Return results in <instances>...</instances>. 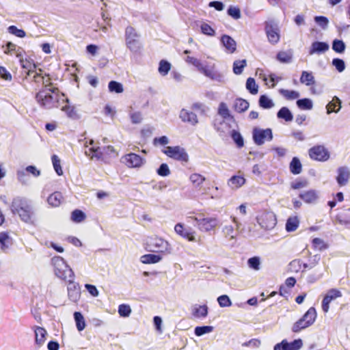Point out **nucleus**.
<instances>
[{
	"label": "nucleus",
	"instance_id": "f257e3e1",
	"mask_svg": "<svg viewBox=\"0 0 350 350\" xmlns=\"http://www.w3.org/2000/svg\"><path fill=\"white\" fill-rule=\"evenodd\" d=\"M58 92L59 90L57 88H44L36 94L35 98L42 108L51 109L58 107Z\"/></svg>",
	"mask_w": 350,
	"mask_h": 350
},
{
	"label": "nucleus",
	"instance_id": "f03ea898",
	"mask_svg": "<svg viewBox=\"0 0 350 350\" xmlns=\"http://www.w3.org/2000/svg\"><path fill=\"white\" fill-rule=\"evenodd\" d=\"M317 311L314 307H310L304 314L292 326L291 330L293 333H299L301 331L311 326L317 319Z\"/></svg>",
	"mask_w": 350,
	"mask_h": 350
},
{
	"label": "nucleus",
	"instance_id": "7ed1b4c3",
	"mask_svg": "<svg viewBox=\"0 0 350 350\" xmlns=\"http://www.w3.org/2000/svg\"><path fill=\"white\" fill-rule=\"evenodd\" d=\"M232 222L234 225L224 226L222 228V232L226 239L232 241V245H234L237 241V237L243 233L244 228L242 224L234 217H232Z\"/></svg>",
	"mask_w": 350,
	"mask_h": 350
},
{
	"label": "nucleus",
	"instance_id": "20e7f679",
	"mask_svg": "<svg viewBox=\"0 0 350 350\" xmlns=\"http://www.w3.org/2000/svg\"><path fill=\"white\" fill-rule=\"evenodd\" d=\"M140 35L135 29L131 26H128L125 29V42L126 46L133 53L139 51L142 44L139 40Z\"/></svg>",
	"mask_w": 350,
	"mask_h": 350
},
{
	"label": "nucleus",
	"instance_id": "39448f33",
	"mask_svg": "<svg viewBox=\"0 0 350 350\" xmlns=\"http://www.w3.org/2000/svg\"><path fill=\"white\" fill-rule=\"evenodd\" d=\"M147 245L150 251L161 254H169L172 252V247L169 243L157 237H150L147 240Z\"/></svg>",
	"mask_w": 350,
	"mask_h": 350
},
{
	"label": "nucleus",
	"instance_id": "423d86ee",
	"mask_svg": "<svg viewBox=\"0 0 350 350\" xmlns=\"http://www.w3.org/2000/svg\"><path fill=\"white\" fill-rule=\"evenodd\" d=\"M273 131L270 128L260 129L254 127L252 130V139L257 146H262L265 141L270 142L273 139Z\"/></svg>",
	"mask_w": 350,
	"mask_h": 350
},
{
	"label": "nucleus",
	"instance_id": "0eeeda50",
	"mask_svg": "<svg viewBox=\"0 0 350 350\" xmlns=\"http://www.w3.org/2000/svg\"><path fill=\"white\" fill-rule=\"evenodd\" d=\"M265 31L271 44H275L280 41V29L278 23L274 20H269L265 22Z\"/></svg>",
	"mask_w": 350,
	"mask_h": 350
},
{
	"label": "nucleus",
	"instance_id": "6e6552de",
	"mask_svg": "<svg viewBox=\"0 0 350 350\" xmlns=\"http://www.w3.org/2000/svg\"><path fill=\"white\" fill-rule=\"evenodd\" d=\"M200 231L209 232L213 230L218 224V220L215 217H203L202 215L191 217Z\"/></svg>",
	"mask_w": 350,
	"mask_h": 350
},
{
	"label": "nucleus",
	"instance_id": "1a4fd4ad",
	"mask_svg": "<svg viewBox=\"0 0 350 350\" xmlns=\"http://www.w3.org/2000/svg\"><path fill=\"white\" fill-rule=\"evenodd\" d=\"M310 158L314 161L325 162L330 157V153L323 145H315L308 150Z\"/></svg>",
	"mask_w": 350,
	"mask_h": 350
},
{
	"label": "nucleus",
	"instance_id": "9d476101",
	"mask_svg": "<svg viewBox=\"0 0 350 350\" xmlns=\"http://www.w3.org/2000/svg\"><path fill=\"white\" fill-rule=\"evenodd\" d=\"M164 153L170 158L178 161L187 163L189 161V155L185 149L179 146H167Z\"/></svg>",
	"mask_w": 350,
	"mask_h": 350
},
{
	"label": "nucleus",
	"instance_id": "9b49d317",
	"mask_svg": "<svg viewBox=\"0 0 350 350\" xmlns=\"http://www.w3.org/2000/svg\"><path fill=\"white\" fill-rule=\"evenodd\" d=\"M302 346L303 341L301 338L295 339L291 342L284 339L274 345L273 350H299Z\"/></svg>",
	"mask_w": 350,
	"mask_h": 350
},
{
	"label": "nucleus",
	"instance_id": "f8f14e48",
	"mask_svg": "<svg viewBox=\"0 0 350 350\" xmlns=\"http://www.w3.org/2000/svg\"><path fill=\"white\" fill-rule=\"evenodd\" d=\"M342 297V293L336 288L329 289L325 295L322 303L321 308L324 312H327L329 309V304L336 299Z\"/></svg>",
	"mask_w": 350,
	"mask_h": 350
},
{
	"label": "nucleus",
	"instance_id": "ddd939ff",
	"mask_svg": "<svg viewBox=\"0 0 350 350\" xmlns=\"http://www.w3.org/2000/svg\"><path fill=\"white\" fill-rule=\"evenodd\" d=\"M123 159L129 167L138 168L145 163V159L143 157L133 152L126 154Z\"/></svg>",
	"mask_w": 350,
	"mask_h": 350
},
{
	"label": "nucleus",
	"instance_id": "4468645a",
	"mask_svg": "<svg viewBox=\"0 0 350 350\" xmlns=\"http://www.w3.org/2000/svg\"><path fill=\"white\" fill-rule=\"evenodd\" d=\"M336 180L339 187H344L347 185L350 179V170L347 166L339 167L337 170Z\"/></svg>",
	"mask_w": 350,
	"mask_h": 350
},
{
	"label": "nucleus",
	"instance_id": "2eb2a0df",
	"mask_svg": "<svg viewBox=\"0 0 350 350\" xmlns=\"http://www.w3.org/2000/svg\"><path fill=\"white\" fill-rule=\"evenodd\" d=\"M175 232L184 239L189 241H195L196 237L194 236V232L191 228H185L184 224L182 223H178L174 226Z\"/></svg>",
	"mask_w": 350,
	"mask_h": 350
},
{
	"label": "nucleus",
	"instance_id": "dca6fc26",
	"mask_svg": "<svg viewBox=\"0 0 350 350\" xmlns=\"http://www.w3.org/2000/svg\"><path fill=\"white\" fill-rule=\"evenodd\" d=\"M329 49V45L327 42L314 41L311 44L308 53L310 55L314 54L321 55L327 52Z\"/></svg>",
	"mask_w": 350,
	"mask_h": 350
},
{
	"label": "nucleus",
	"instance_id": "f3484780",
	"mask_svg": "<svg viewBox=\"0 0 350 350\" xmlns=\"http://www.w3.org/2000/svg\"><path fill=\"white\" fill-rule=\"evenodd\" d=\"M67 290L68 299L71 301L77 303L81 297V289L79 284L70 281Z\"/></svg>",
	"mask_w": 350,
	"mask_h": 350
},
{
	"label": "nucleus",
	"instance_id": "a211bd4d",
	"mask_svg": "<svg viewBox=\"0 0 350 350\" xmlns=\"http://www.w3.org/2000/svg\"><path fill=\"white\" fill-rule=\"evenodd\" d=\"M220 42L222 46L226 49V51L233 53L237 49L236 41L229 35L224 34L220 38Z\"/></svg>",
	"mask_w": 350,
	"mask_h": 350
},
{
	"label": "nucleus",
	"instance_id": "6ab92c4d",
	"mask_svg": "<svg viewBox=\"0 0 350 350\" xmlns=\"http://www.w3.org/2000/svg\"><path fill=\"white\" fill-rule=\"evenodd\" d=\"M28 204L29 203L26 199L16 197L12 202L10 210L14 215L18 214L21 210L26 208Z\"/></svg>",
	"mask_w": 350,
	"mask_h": 350
},
{
	"label": "nucleus",
	"instance_id": "aec40b11",
	"mask_svg": "<svg viewBox=\"0 0 350 350\" xmlns=\"http://www.w3.org/2000/svg\"><path fill=\"white\" fill-rule=\"evenodd\" d=\"M179 118L183 122H187L194 126L198 124V120L195 113L182 109L180 111Z\"/></svg>",
	"mask_w": 350,
	"mask_h": 350
},
{
	"label": "nucleus",
	"instance_id": "412c9836",
	"mask_svg": "<svg viewBox=\"0 0 350 350\" xmlns=\"http://www.w3.org/2000/svg\"><path fill=\"white\" fill-rule=\"evenodd\" d=\"M32 329L35 335V343L41 347L45 342L47 332L44 327L37 325L33 326Z\"/></svg>",
	"mask_w": 350,
	"mask_h": 350
},
{
	"label": "nucleus",
	"instance_id": "4be33fe9",
	"mask_svg": "<svg viewBox=\"0 0 350 350\" xmlns=\"http://www.w3.org/2000/svg\"><path fill=\"white\" fill-rule=\"evenodd\" d=\"M201 73L211 80L216 81L219 83L224 82V76L218 71L213 70L208 66H206Z\"/></svg>",
	"mask_w": 350,
	"mask_h": 350
},
{
	"label": "nucleus",
	"instance_id": "5701e85b",
	"mask_svg": "<svg viewBox=\"0 0 350 350\" xmlns=\"http://www.w3.org/2000/svg\"><path fill=\"white\" fill-rule=\"evenodd\" d=\"M299 197L307 204L315 203L319 198L317 191L314 189L300 193Z\"/></svg>",
	"mask_w": 350,
	"mask_h": 350
},
{
	"label": "nucleus",
	"instance_id": "b1692460",
	"mask_svg": "<svg viewBox=\"0 0 350 350\" xmlns=\"http://www.w3.org/2000/svg\"><path fill=\"white\" fill-rule=\"evenodd\" d=\"M342 108V101L338 96H334L332 100L326 105L327 113H338Z\"/></svg>",
	"mask_w": 350,
	"mask_h": 350
},
{
	"label": "nucleus",
	"instance_id": "393cba45",
	"mask_svg": "<svg viewBox=\"0 0 350 350\" xmlns=\"http://www.w3.org/2000/svg\"><path fill=\"white\" fill-rule=\"evenodd\" d=\"M51 262L54 267V271L56 275L58 272H62L69 266L61 256H54L51 259Z\"/></svg>",
	"mask_w": 350,
	"mask_h": 350
},
{
	"label": "nucleus",
	"instance_id": "a878e982",
	"mask_svg": "<svg viewBox=\"0 0 350 350\" xmlns=\"http://www.w3.org/2000/svg\"><path fill=\"white\" fill-rule=\"evenodd\" d=\"M21 219L27 224H33L32 217L33 215V212L31 206L29 204L26 208L18 213Z\"/></svg>",
	"mask_w": 350,
	"mask_h": 350
},
{
	"label": "nucleus",
	"instance_id": "bb28decb",
	"mask_svg": "<svg viewBox=\"0 0 350 350\" xmlns=\"http://www.w3.org/2000/svg\"><path fill=\"white\" fill-rule=\"evenodd\" d=\"M163 258V254H147L141 257V262L144 264H154L160 262Z\"/></svg>",
	"mask_w": 350,
	"mask_h": 350
},
{
	"label": "nucleus",
	"instance_id": "cd10ccee",
	"mask_svg": "<svg viewBox=\"0 0 350 350\" xmlns=\"http://www.w3.org/2000/svg\"><path fill=\"white\" fill-rule=\"evenodd\" d=\"M249 107V102L242 98H237L233 104V109L239 113L245 112Z\"/></svg>",
	"mask_w": 350,
	"mask_h": 350
},
{
	"label": "nucleus",
	"instance_id": "c85d7f7f",
	"mask_svg": "<svg viewBox=\"0 0 350 350\" xmlns=\"http://www.w3.org/2000/svg\"><path fill=\"white\" fill-rule=\"evenodd\" d=\"M245 178L241 175H233L228 180V185L232 189H238L245 183Z\"/></svg>",
	"mask_w": 350,
	"mask_h": 350
},
{
	"label": "nucleus",
	"instance_id": "c756f323",
	"mask_svg": "<svg viewBox=\"0 0 350 350\" xmlns=\"http://www.w3.org/2000/svg\"><path fill=\"white\" fill-rule=\"evenodd\" d=\"M276 115L278 119L284 120L286 122H291L293 120V114L287 107H282Z\"/></svg>",
	"mask_w": 350,
	"mask_h": 350
},
{
	"label": "nucleus",
	"instance_id": "7c9ffc66",
	"mask_svg": "<svg viewBox=\"0 0 350 350\" xmlns=\"http://www.w3.org/2000/svg\"><path fill=\"white\" fill-rule=\"evenodd\" d=\"M289 170L290 172L294 175L299 174L301 172L302 164L298 157H293L289 163Z\"/></svg>",
	"mask_w": 350,
	"mask_h": 350
},
{
	"label": "nucleus",
	"instance_id": "2f4dec72",
	"mask_svg": "<svg viewBox=\"0 0 350 350\" xmlns=\"http://www.w3.org/2000/svg\"><path fill=\"white\" fill-rule=\"evenodd\" d=\"M217 113L224 119V120H234V117L231 114L227 105L221 102L219 103Z\"/></svg>",
	"mask_w": 350,
	"mask_h": 350
},
{
	"label": "nucleus",
	"instance_id": "473e14b6",
	"mask_svg": "<svg viewBox=\"0 0 350 350\" xmlns=\"http://www.w3.org/2000/svg\"><path fill=\"white\" fill-rule=\"evenodd\" d=\"M275 58L282 64H289L293 59V53L291 51H281L276 54Z\"/></svg>",
	"mask_w": 350,
	"mask_h": 350
},
{
	"label": "nucleus",
	"instance_id": "72a5a7b5",
	"mask_svg": "<svg viewBox=\"0 0 350 350\" xmlns=\"http://www.w3.org/2000/svg\"><path fill=\"white\" fill-rule=\"evenodd\" d=\"M208 313V308L206 304L196 306L192 310V314L196 318H205Z\"/></svg>",
	"mask_w": 350,
	"mask_h": 350
},
{
	"label": "nucleus",
	"instance_id": "f704fd0d",
	"mask_svg": "<svg viewBox=\"0 0 350 350\" xmlns=\"http://www.w3.org/2000/svg\"><path fill=\"white\" fill-rule=\"evenodd\" d=\"M296 105L301 110H311L313 107V102L309 98H298L296 100Z\"/></svg>",
	"mask_w": 350,
	"mask_h": 350
},
{
	"label": "nucleus",
	"instance_id": "c9c22d12",
	"mask_svg": "<svg viewBox=\"0 0 350 350\" xmlns=\"http://www.w3.org/2000/svg\"><path fill=\"white\" fill-rule=\"evenodd\" d=\"M279 93L288 100H297L300 96L299 92L294 90L281 88L279 90Z\"/></svg>",
	"mask_w": 350,
	"mask_h": 350
},
{
	"label": "nucleus",
	"instance_id": "e433bc0d",
	"mask_svg": "<svg viewBox=\"0 0 350 350\" xmlns=\"http://www.w3.org/2000/svg\"><path fill=\"white\" fill-rule=\"evenodd\" d=\"M299 224V221L297 216L289 217L286 220L285 229L288 232H294L298 228Z\"/></svg>",
	"mask_w": 350,
	"mask_h": 350
},
{
	"label": "nucleus",
	"instance_id": "4c0bfd02",
	"mask_svg": "<svg viewBox=\"0 0 350 350\" xmlns=\"http://www.w3.org/2000/svg\"><path fill=\"white\" fill-rule=\"evenodd\" d=\"M230 136L236 144L237 148H242L244 146V139L238 130L232 129L230 131Z\"/></svg>",
	"mask_w": 350,
	"mask_h": 350
},
{
	"label": "nucleus",
	"instance_id": "58836bf2",
	"mask_svg": "<svg viewBox=\"0 0 350 350\" xmlns=\"http://www.w3.org/2000/svg\"><path fill=\"white\" fill-rule=\"evenodd\" d=\"M77 329L79 332L83 331L86 326L83 315L81 312H75L73 314Z\"/></svg>",
	"mask_w": 350,
	"mask_h": 350
},
{
	"label": "nucleus",
	"instance_id": "ea45409f",
	"mask_svg": "<svg viewBox=\"0 0 350 350\" xmlns=\"http://www.w3.org/2000/svg\"><path fill=\"white\" fill-rule=\"evenodd\" d=\"M258 105L264 109H269L274 106V103L267 95L262 94L258 98Z\"/></svg>",
	"mask_w": 350,
	"mask_h": 350
},
{
	"label": "nucleus",
	"instance_id": "a19ab883",
	"mask_svg": "<svg viewBox=\"0 0 350 350\" xmlns=\"http://www.w3.org/2000/svg\"><path fill=\"white\" fill-rule=\"evenodd\" d=\"M62 195L59 191H55L51 193L47 198V202L49 205L53 207L59 206L62 202Z\"/></svg>",
	"mask_w": 350,
	"mask_h": 350
},
{
	"label": "nucleus",
	"instance_id": "79ce46f5",
	"mask_svg": "<svg viewBox=\"0 0 350 350\" xmlns=\"http://www.w3.org/2000/svg\"><path fill=\"white\" fill-rule=\"evenodd\" d=\"M299 80L301 83H305L308 86L312 85L315 83L314 77L312 72L309 71H302Z\"/></svg>",
	"mask_w": 350,
	"mask_h": 350
},
{
	"label": "nucleus",
	"instance_id": "37998d69",
	"mask_svg": "<svg viewBox=\"0 0 350 350\" xmlns=\"http://www.w3.org/2000/svg\"><path fill=\"white\" fill-rule=\"evenodd\" d=\"M62 111H64L70 119L78 120L80 118L74 105H66L62 107Z\"/></svg>",
	"mask_w": 350,
	"mask_h": 350
},
{
	"label": "nucleus",
	"instance_id": "c03bdc74",
	"mask_svg": "<svg viewBox=\"0 0 350 350\" xmlns=\"http://www.w3.org/2000/svg\"><path fill=\"white\" fill-rule=\"evenodd\" d=\"M86 218L85 213L81 209H75L71 212L70 219L74 223H81Z\"/></svg>",
	"mask_w": 350,
	"mask_h": 350
},
{
	"label": "nucleus",
	"instance_id": "a18cd8bd",
	"mask_svg": "<svg viewBox=\"0 0 350 350\" xmlns=\"http://www.w3.org/2000/svg\"><path fill=\"white\" fill-rule=\"evenodd\" d=\"M332 50L339 54H342L346 49V44L342 40L334 39L332 42Z\"/></svg>",
	"mask_w": 350,
	"mask_h": 350
},
{
	"label": "nucleus",
	"instance_id": "49530a36",
	"mask_svg": "<svg viewBox=\"0 0 350 350\" xmlns=\"http://www.w3.org/2000/svg\"><path fill=\"white\" fill-rule=\"evenodd\" d=\"M245 88L252 95H256L258 92V85L253 77L247 78L245 83Z\"/></svg>",
	"mask_w": 350,
	"mask_h": 350
},
{
	"label": "nucleus",
	"instance_id": "de8ad7c7",
	"mask_svg": "<svg viewBox=\"0 0 350 350\" xmlns=\"http://www.w3.org/2000/svg\"><path fill=\"white\" fill-rule=\"evenodd\" d=\"M336 219L340 224H350V208L344 212L338 213L336 217Z\"/></svg>",
	"mask_w": 350,
	"mask_h": 350
},
{
	"label": "nucleus",
	"instance_id": "09e8293b",
	"mask_svg": "<svg viewBox=\"0 0 350 350\" xmlns=\"http://www.w3.org/2000/svg\"><path fill=\"white\" fill-rule=\"evenodd\" d=\"M246 66H247L246 59L235 60L233 62V66H232L233 72L237 75H241L243 72V69Z\"/></svg>",
	"mask_w": 350,
	"mask_h": 350
},
{
	"label": "nucleus",
	"instance_id": "8fccbe9b",
	"mask_svg": "<svg viewBox=\"0 0 350 350\" xmlns=\"http://www.w3.org/2000/svg\"><path fill=\"white\" fill-rule=\"evenodd\" d=\"M171 64L165 59H161L159 62L158 71L162 76H166L171 69Z\"/></svg>",
	"mask_w": 350,
	"mask_h": 350
},
{
	"label": "nucleus",
	"instance_id": "3c124183",
	"mask_svg": "<svg viewBox=\"0 0 350 350\" xmlns=\"http://www.w3.org/2000/svg\"><path fill=\"white\" fill-rule=\"evenodd\" d=\"M56 276L64 280H68V282H70V281H72V279H73L75 273L72 269L70 267V266H68L62 272H58Z\"/></svg>",
	"mask_w": 350,
	"mask_h": 350
},
{
	"label": "nucleus",
	"instance_id": "603ef678",
	"mask_svg": "<svg viewBox=\"0 0 350 350\" xmlns=\"http://www.w3.org/2000/svg\"><path fill=\"white\" fill-rule=\"evenodd\" d=\"M189 180L195 187H199L206 180V178L200 174L193 173L190 175Z\"/></svg>",
	"mask_w": 350,
	"mask_h": 350
},
{
	"label": "nucleus",
	"instance_id": "864d4df0",
	"mask_svg": "<svg viewBox=\"0 0 350 350\" xmlns=\"http://www.w3.org/2000/svg\"><path fill=\"white\" fill-rule=\"evenodd\" d=\"M214 327L211 325L196 326L194 329V334L197 336H201L213 332Z\"/></svg>",
	"mask_w": 350,
	"mask_h": 350
},
{
	"label": "nucleus",
	"instance_id": "5fc2aeb1",
	"mask_svg": "<svg viewBox=\"0 0 350 350\" xmlns=\"http://www.w3.org/2000/svg\"><path fill=\"white\" fill-rule=\"evenodd\" d=\"M227 14L234 20L241 17V10L238 6L230 5L227 9Z\"/></svg>",
	"mask_w": 350,
	"mask_h": 350
},
{
	"label": "nucleus",
	"instance_id": "6e6d98bb",
	"mask_svg": "<svg viewBox=\"0 0 350 350\" xmlns=\"http://www.w3.org/2000/svg\"><path fill=\"white\" fill-rule=\"evenodd\" d=\"M108 89L110 92H115L117 94L122 93L124 91L122 84L116 81H110L108 83Z\"/></svg>",
	"mask_w": 350,
	"mask_h": 350
},
{
	"label": "nucleus",
	"instance_id": "4d7b16f0",
	"mask_svg": "<svg viewBox=\"0 0 350 350\" xmlns=\"http://www.w3.org/2000/svg\"><path fill=\"white\" fill-rule=\"evenodd\" d=\"M8 32L20 38H23L26 36V32L22 29H18L15 25L9 26L8 27Z\"/></svg>",
	"mask_w": 350,
	"mask_h": 350
},
{
	"label": "nucleus",
	"instance_id": "13d9d810",
	"mask_svg": "<svg viewBox=\"0 0 350 350\" xmlns=\"http://www.w3.org/2000/svg\"><path fill=\"white\" fill-rule=\"evenodd\" d=\"M217 301L219 306L221 308L230 307L232 304L230 298L227 295H221L219 296L217 298Z\"/></svg>",
	"mask_w": 350,
	"mask_h": 350
},
{
	"label": "nucleus",
	"instance_id": "bf43d9fd",
	"mask_svg": "<svg viewBox=\"0 0 350 350\" xmlns=\"http://www.w3.org/2000/svg\"><path fill=\"white\" fill-rule=\"evenodd\" d=\"M332 64L338 72H343L346 68L345 61L338 57L334 58L332 61Z\"/></svg>",
	"mask_w": 350,
	"mask_h": 350
},
{
	"label": "nucleus",
	"instance_id": "052dcab7",
	"mask_svg": "<svg viewBox=\"0 0 350 350\" xmlns=\"http://www.w3.org/2000/svg\"><path fill=\"white\" fill-rule=\"evenodd\" d=\"M118 314L121 317H129L131 313V308L129 305L122 304L118 306Z\"/></svg>",
	"mask_w": 350,
	"mask_h": 350
},
{
	"label": "nucleus",
	"instance_id": "680f3d73",
	"mask_svg": "<svg viewBox=\"0 0 350 350\" xmlns=\"http://www.w3.org/2000/svg\"><path fill=\"white\" fill-rule=\"evenodd\" d=\"M314 21L323 29H326L328 27L329 20L325 16H316L314 17Z\"/></svg>",
	"mask_w": 350,
	"mask_h": 350
},
{
	"label": "nucleus",
	"instance_id": "e2e57ef3",
	"mask_svg": "<svg viewBox=\"0 0 350 350\" xmlns=\"http://www.w3.org/2000/svg\"><path fill=\"white\" fill-rule=\"evenodd\" d=\"M248 267L255 271H258L260 267V258L258 256H253L247 260Z\"/></svg>",
	"mask_w": 350,
	"mask_h": 350
},
{
	"label": "nucleus",
	"instance_id": "0e129e2a",
	"mask_svg": "<svg viewBox=\"0 0 350 350\" xmlns=\"http://www.w3.org/2000/svg\"><path fill=\"white\" fill-rule=\"evenodd\" d=\"M185 61L188 64H192L193 66H194L200 72H201L202 70H203V68L206 66L202 65L200 60H199L198 59L193 57L187 56Z\"/></svg>",
	"mask_w": 350,
	"mask_h": 350
},
{
	"label": "nucleus",
	"instance_id": "69168bd1",
	"mask_svg": "<svg viewBox=\"0 0 350 350\" xmlns=\"http://www.w3.org/2000/svg\"><path fill=\"white\" fill-rule=\"evenodd\" d=\"M89 151L92 154V157H95L98 160L103 159L104 152H103V148H100L99 146H97V147L92 146L89 148Z\"/></svg>",
	"mask_w": 350,
	"mask_h": 350
},
{
	"label": "nucleus",
	"instance_id": "338daca9",
	"mask_svg": "<svg viewBox=\"0 0 350 350\" xmlns=\"http://www.w3.org/2000/svg\"><path fill=\"white\" fill-rule=\"evenodd\" d=\"M51 160L53 165V168L58 176L63 174V171L60 164V159L56 154H53Z\"/></svg>",
	"mask_w": 350,
	"mask_h": 350
},
{
	"label": "nucleus",
	"instance_id": "774afa93",
	"mask_svg": "<svg viewBox=\"0 0 350 350\" xmlns=\"http://www.w3.org/2000/svg\"><path fill=\"white\" fill-rule=\"evenodd\" d=\"M201 32L208 36H214L215 35V30L208 23H203L200 25Z\"/></svg>",
	"mask_w": 350,
	"mask_h": 350
}]
</instances>
